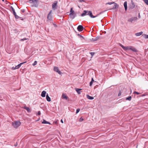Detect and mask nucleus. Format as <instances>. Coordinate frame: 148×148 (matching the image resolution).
Listing matches in <instances>:
<instances>
[{"mask_svg": "<svg viewBox=\"0 0 148 148\" xmlns=\"http://www.w3.org/2000/svg\"><path fill=\"white\" fill-rule=\"evenodd\" d=\"M113 4H114V5L113 6H112L111 8H110V10L115 9H116L117 7H118V4L115 2H109L106 3V4H109L110 5Z\"/></svg>", "mask_w": 148, "mask_h": 148, "instance_id": "obj_1", "label": "nucleus"}, {"mask_svg": "<svg viewBox=\"0 0 148 148\" xmlns=\"http://www.w3.org/2000/svg\"><path fill=\"white\" fill-rule=\"evenodd\" d=\"M12 124L14 128H16L21 125V123L20 121H17L12 122Z\"/></svg>", "mask_w": 148, "mask_h": 148, "instance_id": "obj_2", "label": "nucleus"}, {"mask_svg": "<svg viewBox=\"0 0 148 148\" xmlns=\"http://www.w3.org/2000/svg\"><path fill=\"white\" fill-rule=\"evenodd\" d=\"M29 1L30 3H34V5L33 6L37 7L38 5V0H30Z\"/></svg>", "mask_w": 148, "mask_h": 148, "instance_id": "obj_3", "label": "nucleus"}, {"mask_svg": "<svg viewBox=\"0 0 148 148\" xmlns=\"http://www.w3.org/2000/svg\"><path fill=\"white\" fill-rule=\"evenodd\" d=\"M53 70L55 71L56 72L60 75H61L62 74V72L59 70L58 67L54 66Z\"/></svg>", "mask_w": 148, "mask_h": 148, "instance_id": "obj_4", "label": "nucleus"}, {"mask_svg": "<svg viewBox=\"0 0 148 148\" xmlns=\"http://www.w3.org/2000/svg\"><path fill=\"white\" fill-rule=\"evenodd\" d=\"M26 62H23V63H21L20 64L18 65L17 66H16L15 67H12V69L13 70L18 69L21 67V65L23 64L24 63H25Z\"/></svg>", "mask_w": 148, "mask_h": 148, "instance_id": "obj_5", "label": "nucleus"}, {"mask_svg": "<svg viewBox=\"0 0 148 148\" xmlns=\"http://www.w3.org/2000/svg\"><path fill=\"white\" fill-rule=\"evenodd\" d=\"M52 12V11L51 10L49 13L47 17V18L48 20H51L52 19V15L51 14V13Z\"/></svg>", "mask_w": 148, "mask_h": 148, "instance_id": "obj_6", "label": "nucleus"}, {"mask_svg": "<svg viewBox=\"0 0 148 148\" xmlns=\"http://www.w3.org/2000/svg\"><path fill=\"white\" fill-rule=\"evenodd\" d=\"M135 7V5L133 2L132 0L131 1V4L129 6L128 8L129 9L132 10Z\"/></svg>", "mask_w": 148, "mask_h": 148, "instance_id": "obj_7", "label": "nucleus"}, {"mask_svg": "<svg viewBox=\"0 0 148 148\" xmlns=\"http://www.w3.org/2000/svg\"><path fill=\"white\" fill-rule=\"evenodd\" d=\"M137 19V18L136 17H132L128 19V21L129 22L132 23L134 21H136Z\"/></svg>", "mask_w": 148, "mask_h": 148, "instance_id": "obj_8", "label": "nucleus"}, {"mask_svg": "<svg viewBox=\"0 0 148 148\" xmlns=\"http://www.w3.org/2000/svg\"><path fill=\"white\" fill-rule=\"evenodd\" d=\"M84 28L83 27L82 25H79L77 28V30L79 32L82 31Z\"/></svg>", "mask_w": 148, "mask_h": 148, "instance_id": "obj_9", "label": "nucleus"}, {"mask_svg": "<svg viewBox=\"0 0 148 148\" xmlns=\"http://www.w3.org/2000/svg\"><path fill=\"white\" fill-rule=\"evenodd\" d=\"M120 46L123 49L125 50H130V49L131 48H130V46L124 47L121 44H120Z\"/></svg>", "mask_w": 148, "mask_h": 148, "instance_id": "obj_10", "label": "nucleus"}, {"mask_svg": "<svg viewBox=\"0 0 148 148\" xmlns=\"http://www.w3.org/2000/svg\"><path fill=\"white\" fill-rule=\"evenodd\" d=\"M57 2L56 1L53 3L52 5V8L53 10H55L57 9Z\"/></svg>", "mask_w": 148, "mask_h": 148, "instance_id": "obj_11", "label": "nucleus"}, {"mask_svg": "<svg viewBox=\"0 0 148 148\" xmlns=\"http://www.w3.org/2000/svg\"><path fill=\"white\" fill-rule=\"evenodd\" d=\"M69 15L70 16L71 18H72V19H73L75 17L76 14L75 13L71 14H70Z\"/></svg>", "mask_w": 148, "mask_h": 148, "instance_id": "obj_12", "label": "nucleus"}, {"mask_svg": "<svg viewBox=\"0 0 148 148\" xmlns=\"http://www.w3.org/2000/svg\"><path fill=\"white\" fill-rule=\"evenodd\" d=\"M130 48H131L130 49V50H131L134 52H137V50L136 49V48L132 46H130Z\"/></svg>", "mask_w": 148, "mask_h": 148, "instance_id": "obj_13", "label": "nucleus"}, {"mask_svg": "<svg viewBox=\"0 0 148 148\" xmlns=\"http://www.w3.org/2000/svg\"><path fill=\"white\" fill-rule=\"evenodd\" d=\"M99 38H100L99 36H97V37H96L95 38H92V39H90V40L91 41H96L98 40Z\"/></svg>", "mask_w": 148, "mask_h": 148, "instance_id": "obj_14", "label": "nucleus"}, {"mask_svg": "<svg viewBox=\"0 0 148 148\" xmlns=\"http://www.w3.org/2000/svg\"><path fill=\"white\" fill-rule=\"evenodd\" d=\"M46 93V92L45 91H42L41 93V96L43 97H45Z\"/></svg>", "mask_w": 148, "mask_h": 148, "instance_id": "obj_15", "label": "nucleus"}, {"mask_svg": "<svg viewBox=\"0 0 148 148\" xmlns=\"http://www.w3.org/2000/svg\"><path fill=\"white\" fill-rule=\"evenodd\" d=\"M89 16L92 18H95L96 17H97L98 16V15H96V16H94L92 14V12L91 11L90 12H89Z\"/></svg>", "mask_w": 148, "mask_h": 148, "instance_id": "obj_16", "label": "nucleus"}, {"mask_svg": "<svg viewBox=\"0 0 148 148\" xmlns=\"http://www.w3.org/2000/svg\"><path fill=\"white\" fill-rule=\"evenodd\" d=\"M124 6L125 7V11H126L127 10V1H125L124 2Z\"/></svg>", "mask_w": 148, "mask_h": 148, "instance_id": "obj_17", "label": "nucleus"}, {"mask_svg": "<svg viewBox=\"0 0 148 148\" xmlns=\"http://www.w3.org/2000/svg\"><path fill=\"white\" fill-rule=\"evenodd\" d=\"M46 98L47 100V101L49 102H50L51 101V99L50 98L48 94H47L46 97Z\"/></svg>", "mask_w": 148, "mask_h": 148, "instance_id": "obj_18", "label": "nucleus"}, {"mask_svg": "<svg viewBox=\"0 0 148 148\" xmlns=\"http://www.w3.org/2000/svg\"><path fill=\"white\" fill-rule=\"evenodd\" d=\"M87 13V11L86 10H84L83 11V13L81 14V16H83L85 15H86V14Z\"/></svg>", "mask_w": 148, "mask_h": 148, "instance_id": "obj_19", "label": "nucleus"}, {"mask_svg": "<svg viewBox=\"0 0 148 148\" xmlns=\"http://www.w3.org/2000/svg\"><path fill=\"white\" fill-rule=\"evenodd\" d=\"M86 97H87V98L88 99H90V100L93 99L94 98L93 97L90 96L88 95H87Z\"/></svg>", "mask_w": 148, "mask_h": 148, "instance_id": "obj_20", "label": "nucleus"}, {"mask_svg": "<svg viewBox=\"0 0 148 148\" xmlns=\"http://www.w3.org/2000/svg\"><path fill=\"white\" fill-rule=\"evenodd\" d=\"M143 33L142 32H138L136 33L135 35L136 36H139L141 35Z\"/></svg>", "mask_w": 148, "mask_h": 148, "instance_id": "obj_21", "label": "nucleus"}, {"mask_svg": "<svg viewBox=\"0 0 148 148\" xmlns=\"http://www.w3.org/2000/svg\"><path fill=\"white\" fill-rule=\"evenodd\" d=\"M42 123L43 124H51L49 122L47 121L44 119L43 120V121L42 122Z\"/></svg>", "mask_w": 148, "mask_h": 148, "instance_id": "obj_22", "label": "nucleus"}, {"mask_svg": "<svg viewBox=\"0 0 148 148\" xmlns=\"http://www.w3.org/2000/svg\"><path fill=\"white\" fill-rule=\"evenodd\" d=\"M81 89H78L77 88H75V90L79 94L81 93L80 90H81Z\"/></svg>", "mask_w": 148, "mask_h": 148, "instance_id": "obj_23", "label": "nucleus"}, {"mask_svg": "<svg viewBox=\"0 0 148 148\" xmlns=\"http://www.w3.org/2000/svg\"><path fill=\"white\" fill-rule=\"evenodd\" d=\"M24 108L28 112H29L30 111V108L28 107L25 106Z\"/></svg>", "mask_w": 148, "mask_h": 148, "instance_id": "obj_24", "label": "nucleus"}, {"mask_svg": "<svg viewBox=\"0 0 148 148\" xmlns=\"http://www.w3.org/2000/svg\"><path fill=\"white\" fill-rule=\"evenodd\" d=\"M77 35L79 37V38L81 40H82L83 39H85L84 37L82 36L80 34H77Z\"/></svg>", "mask_w": 148, "mask_h": 148, "instance_id": "obj_25", "label": "nucleus"}, {"mask_svg": "<svg viewBox=\"0 0 148 148\" xmlns=\"http://www.w3.org/2000/svg\"><path fill=\"white\" fill-rule=\"evenodd\" d=\"M10 8L12 9V10L13 11V14L14 15L15 14H16V13L15 12V10H14V8L12 6H11L10 7Z\"/></svg>", "mask_w": 148, "mask_h": 148, "instance_id": "obj_26", "label": "nucleus"}, {"mask_svg": "<svg viewBox=\"0 0 148 148\" xmlns=\"http://www.w3.org/2000/svg\"><path fill=\"white\" fill-rule=\"evenodd\" d=\"M62 97L63 98L66 99H67L68 97L66 96L64 94H63L62 95Z\"/></svg>", "mask_w": 148, "mask_h": 148, "instance_id": "obj_27", "label": "nucleus"}, {"mask_svg": "<svg viewBox=\"0 0 148 148\" xmlns=\"http://www.w3.org/2000/svg\"><path fill=\"white\" fill-rule=\"evenodd\" d=\"M142 36L145 38L148 39V35L144 34Z\"/></svg>", "mask_w": 148, "mask_h": 148, "instance_id": "obj_28", "label": "nucleus"}, {"mask_svg": "<svg viewBox=\"0 0 148 148\" xmlns=\"http://www.w3.org/2000/svg\"><path fill=\"white\" fill-rule=\"evenodd\" d=\"M94 82V80L93 79V78H92L91 81L90 82V86H91L92 85V83H93V82Z\"/></svg>", "mask_w": 148, "mask_h": 148, "instance_id": "obj_29", "label": "nucleus"}, {"mask_svg": "<svg viewBox=\"0 0 148 148\" xmlns=\"http://www.w3.org/2000/svg\"><path fill=\"white\" fill-rule=\"evenodd\" d=\"M131 99H132L131 97V96H130L128 97H127L126 98V100H128L129 101H130L131 100Z\"/></svg>", "mask_w": 148, "mask_h": 148, "instance_id": "obj_30", "label": "nucleus"}, {"mask_svg": "<svg viewBox=\"0 0 148 148\" xmlns=\"http://www.w3.org/2000/svg\"><path fill=\"white\" fill-rule=\"evenodd\" d=\"M74 13V11L73 10L72 8H71V10H70V14H71Z\"/></svg>", "mask_w": 148, "mask_h": 148, "instance_id": "obj_31", "label": "nucleus"}, {"mask_svg": "<svg viewBox=\"0 0 148 148\" xmlns=\"http://www.w3.org/2000/svg\"><path fill=\"white\" fill-rule=\"evenodd\" d=\"M15 17V18H16V19H18V18H21V17H19V16H17L16 14H14V15Z\"/></svg>", "mask_w": 148, "mask_h": 148, "instance_id": "obj_32", "label": "nucleus"}, {"mask_svg": "<svg viewBox=\"0 0 148 148\" xmlns=\"http://www.w3.org/2000/svg\"><path fill=\"white\" fill-rule=\"evenodd\" d=\"M143 1L146 5H148V0H143Z\"/></svg>", "mask_w": 148, "mask_h": 148, "instance_id": "obj_33", "label": "nucleus"}, {"mask_svg": "<svg viewBox=\"0 0 148 148\" xmlns=\"http://www.w3.org/2000/svg\"><path fill=\"white\" fill-rule=\"evenodd\" d=\"M89 53L91 55V58H92V57L94 55V54H95V53L94 52H90Z\"/></svg>", "mask_w": 148, "mask_h": 148, "instance_id": "obj_34", "label": "nucleus"}, {"mask_svg": "<svg viewBox=\"0 0 148 148\" xmlns=\"http://www.w3.org/2000/svg\"><path fill=\"white\" fill-rule=\"evenodd\" d=\"M37 64V62L36 61H35L34 63L32 64L33 66H35Z\"/></svg>", "mask_w": 148, "mask_h": 148, "instance_id": "obj_35", "label": "nucleus"}, {"mask_svg": "<svg viewBox=\"0 0 148 148\" xmlns=\"http://www.w3.org/2000/svg\"><path fill=\"white\" fill-rule=\"evenodd\" d=\"M79 111H80L79 109V108L77 109L76 110V113L77 114L79 112Z\"/></svg>", "mask_w": 148, "mask_h": 148, "instance_id": "obj_36", "label": "nucleus"}, {"mask_svg": "<svg viewBox=\"0 0 148 148\" xmlns=\"http://www.w3.org/2000/svg\"><path fill=\"white\" fill-rule=\"evenodd\" d=\"M84 120L82 118H80L79 119V121L80 122H82Z\"/></svg>", "mask_w": 148, "mask_h": 148, "instance_id": "obj_37", "label": "nucleus"}, {"mask_svg": "<svg viewBox=\"0 0 148 148\" xmlns=\"http://www.w3.org/2000/svg\"><path fill=\"white\" fill-rule=\"evenodd\" d=\"M134 94H137V95H139L140 94V93L138 92H136V91H134Z\"/></svg>", "mask_w": 148, "mask_h": 148, "instance_id": "obj_38", "label": "nucleus"}, {"mask_svg": "<svg viewBox=\"0 0 148 148\" xmlns=\"http://www.w3.org/2000/svg\"><path fill=\"white\" fill-rule=\"evenodd\" d=\"M27 39L25 38H24L23 39H21V41H24V40H26Z\"/></svg>", "mask_w": 148, "mask_h": 148, "instance_id": "obj_39", "label": "nucleus"}, {"mask_svg": "<svg viewBox=\"0 0 148 148\" xmlns=\"http://www.w3.org/2000/svg\"><path fill=\"white\" fill-rule=\"evenodd\" d=\"M91 11H87V14H86V15H88L89 16V12H90Z\"/></svg>", "mask_w": 148, "mask_h": 148, "instance_id": "obj_40", "label": "nucleus"}, {"mask_svg": "<svg viewBox=\"0 0 148 148\" xmlns=\"http://www.w3.org/2000/svg\"><path fill=\"white\" fill-rule=\"evenodd\" d=\"M21 11L22 12H25V10L24 9H23L21 10Z\"/></svg>", "mask_w": 148, "mask_h": 148, "instance_id": "obj_41", "label": "nucleus"}, {"mask_svg": "<svg viewBox=\"0 0 148 148\" xmlns=\"http://www.w3.org/2000/svg\"><path fill=\"white\" fill-rule=\"evenodd\" d=\"M40 111H39L38 112L37 114L38 115H40Z\"/></svg>", "mask_w": 148, "mask_h": 148, "instance_id": "obj_42", "label": "nucleus"}, {"mask_svg": "<svg viewBox=\"0 0 148 148\" xmlns=\"http://www.w3.org/2000/svg\"><path fill=\"white\" fill-rule=\"evenodd\" d=\"M121 95V92H119V95H118L119 96H120V95Z\"/></svg>", "mask_w": 148, "mask_h": 148, "instance_id": "obj_43", "label": "nucleus"}, {"mask_svg": "<svg viewBox=\"0 0 148 148\" xmlns=\"http://www.w3.org/2000/svg\"><path fill=\"white\" fill-rule=\"evenodd\" d=\"M138 17L139 18H140V13H139V14H138Z\"/></svg>", "mask_w": 148, "mask_h": 148, "instance_id": "obj_44", "label": "nucleus"}, {"mask_svg": "<svg viewBox=\"0 0 148 148\" xmlns=\"http://www.w3.org/2000/svg\"><path fill=\"white\" fill-rule=\"evenodd\" d=\"M61 122L62 123H63V120H62V119H61Z\"/></svg>", "mask_w": 148, "mask_h": 148, "instance_id": "obj_45", "label": "nucleus"}, {"mask_svg": "<svg viewBox=\"0 0 148 148\" xmlns=\"http://www.w3.org/2000/svg\"><path fill=\"white\" fill-rule=\"evenodd\" d=\"M103 12V11L102 12H100V14H101Z\"/></svg>", "mask_w": 148, "mask_h": 148, "instance_id": "obj_46", "label": "nucleus"}, {"mask_svg": "<svg viewBox=\"0 0 148 148\" xmlns=\"http://www.w3.org/2000/svg\"><path fill=\"white\" fill-rule=\"evenodd\" d=\"M2 1H4V0H2Z\"/></svg>", "mask_w": 148, "mask_h": 148, "instance_id": "obj_47", "label": "nucleus"}, {"mask_svg": "<svg viewBox=\"0 0 148 148\" xmlns=\"http://www.w3.org/2000/svg\"><path fill=\"white\" fill-rule=\"evenodd\" d=\"M137 146H138V145H137V146H136V148H137Z\"/></svg>", "mask_w": 148, "mask_h": 148, "instance_id": "obj_48", "label": "nucleus"}, {"mask_svg": "<svg viewBox=\"0 0 148 148\" xmlns=\"http://www.w3.org/2000/svg\"><path fill=\"white\" fill-rule=\"evenodd\" d=\"M100 14H100H98V15H99Z\"/></svg>", "mask_w": 148, "mask_h": 148, "instance_id": "obj_49", "label": "nucleus"}, {"mask_svg": "<svg viewBox=\"0 0 148 148\" xmlns=\"http://www.w3.org/2000/svg\"><path fill=\"white\" fill-rule=\"evenodd\" d=\"M100 14H100H98V15H99Z\"/></svg>", "mask_w": 148, "mask_h": 148, "instance_id": "obj_50", "label": "nucleus"}]
</instances>
